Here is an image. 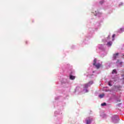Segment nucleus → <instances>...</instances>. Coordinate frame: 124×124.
Wrapping results in <instances>:
<instances>
[{"instance_id": "1", "label": "nucleus", "mask_w": 124, "mask_h": 124, "mask_svg": "<svg viewBox=\"0 0 124 124\" xmlns=\"http://www.w3.org/2000/svg\"><path fill=\"white\" fill-rule=\"evenodd\" d=\"M93 82L90 81L88 83L84 84L83 86V92L84 93H88L89 92L88 90H87L89 87L91 86V85H93Z\"/></svg>"}, {"instance_id": "2", "label": "nucleus", "mask_w": 124, "mask_h": 124, "mask_svg": "<svg viewBox=\"0 0 124 124\" xmlns=\"http://www.w3.org/2000/svg\"><path fill=\"white\" fill-rule=\"evenodd\" d=\"M112 121L114 124H118L119 123V116L118 115H114L112 116Z\"/></svg>"}, {"instance_id": "3", "label": "nucleus", "mask_w": 124, "mask_h": 124, "mask_svg": "<svg viewBox=\"0 0 124 124\" xmlns=\"http://www.w3.org/2000/svg\"><path fill=\"white\" fill-rule=\"evenodd\" d=\"M93 65H94L95 66V67H96V68L97 69H98V68H99V67H100V66H101V64H100V63H96V59H95L93 60Z\"/></svg>"}, {"instance_id": "4", "label": "nucleus", "mask_w": 124, "mask_h": 124, "mask_svg": "<svg viewBox=\"0 0 124 124\" xmlns=\"http://www.w3.org/2000/svg\"><path fill=\"white\" fill-rule=\"evenodd\" d=\"M92 121H93V118L92 117H88L86 118V124H90L92 123Z\"/></svg>"}, {"instance_id": "5", "label": "nucleus", "mask_w": 124, "mask_h": 124, "mask_svg": "<svg viewBox=\"0 0 124 124\" xmlns=\"http://www.w3.org/2000/svg\"><path fill=\"white\" fill-rule=\"evenodd\" d=\"M118 58H119V53H116L113 55L112 60H113L114 61V60H116V59Z\"/></svg>"}, {"instance_id": "6", "label": "nucleus", "mask_w": 124, "mask_h": 124, "mask_svg": "<svg viewBox=\"0 0 124 124\" xmlns=\"http://www.w3.org/2000/svg\"><path fill=\"white\" fill-rule=\"evenodd\" d=\"M94 14L95 16H98V17H100V15H101V14L100 13H96V11H95Z\"/></svg>"}, {"instance_id": "7", "label": "nucleus", "mask_w": 124, "mask_h": 124, "mask_svg": "<svg viewBox=\"0 0 124 124\" xmlns=\"http://www.w3.org/2000/svg\"><path fill=\"white\" fill-rule=\"evenodd\" d=\"M116 63H117V64H119V65H120V66H122V65L123 64V62H120V61H119V60H118L117 61Z\"/></svg>"}, {"instance_id": "8", "label": "nucleus", "mask_w": 124, "mask_h": 124, "mask_svg": "<svg viewBox=\"0 0 124 124\" xmlns=\"http://www.w3.org/2000/svg\"><path fill=\"white\" fill-rule=\"evenodd\" d=\"M70 79L71 80H74V79H75V76L70 75Z\"/></svg>"}, {"instance_id": "9", "label": "nucleus", "mask_w": 124, "mask_h": 124, "mask_svg": "<svg viewBox=\"0 0 124 124\" xmlns=\"http://www.w3.org/2000/svg\"><path fill=\"white\" fill-rule=\"evenodd\" d=\"M104 93L100 94V95H99V97L100 98H103V97H104Z\"/></svg>"}, {"instance_id": "10", "label": "nucleus", "mask_w": 124, "mask_h": 124, "mask_svg": "<svg viewBox=\"0 0 124 124\" xmlns=\"http://www.w3.org/2000/svg\"><path fill=\"white\" fill-rule=\"evenodd\" d=\"M112 74H117V70L116 69H114L112 71Z\"/></svg>"}, {"instance_id": "11", "label": "nucleus", "mask_w": 124, "mask_h": 124, "mask_svg": "<svg viewBox=\"0 0 124 124\" xmlns=\"http://www.w3.org/2000/svg\"><path fill=\"white\" fill-rule=\"evenodd\" d=\"M107 46H111L112 45V42H109L107 44Z\"/></svg>"}, {"instance_id": "12", "label": "nucleus", "mask_w": 124, "mask_h": 124, "mask_svg": "<svg viewBox=\"0 0 124 124\" xmlns=\"http://www.w3.org/2000/svg\"><path fill=\"white\" fill-rule=\"evenodd\" d=\"M102 47H103V46H102V45H99L98 46V48L99 49H100L101 50H102Z\"/></svg>"}, {"instance_id": "13", "label": "nucleus", "mask_w": 124, "mask_h": 124, "mask_svg": "<svg viewBox=\"0 0 124 124\" xmlns=\"http://www.w3.org/2000/svg\"><path fill=\"white\" fill-rule=\"evenodd\" d=\"M108 86H110V87L112 86V81H109L108 82Z\"/></svg>"}, {"instance_id": "14", "label": "nucleus", "mask_w": 124, "mask_h": 124, "mask_svg": "<svg viewBox=\"0 0 124 124\" xmlns=\"http://www.w3.org/2000/svg\"><path fill=\"white\" fill-rule=\"evenodd\" d=\"M101 106H106V103H103L101 104Z\"/></svg>"}, {"instance_id": "15", "label": "nucleus", "mask_w": 124, "mask_h": 124, "mask_svg": "<svg viewBox=\"0 0 124 124\" xmlns=\"http://www.w3.org/2000/svg\"><path fill=\"white\" fill-rule=\"evenodd\" d=\"M101 116H102L103 118H106V114L105 113H103Z\"/></svg>"}, {"instance_id": "16", "label": "nucleus", "mask_w": 124, "mask_h": 124, "mask_svg": "<svg viewBox=\"0 0 124 124\" xmlns=\"http://www.w3.org/2000/svg\"><path fill=\"white\" fill-rule=\"evenodd\" d=\"M115 35H115V34H113L112 35V40H113V41H114V39H115L114 38L115 37Z\"/></svg>"}, {"instance_id": "17", "label": "nucleus", "mask_w": 124, "mask_h": 124, "mask_svg": "<svg viewBox=\"0 0 124 124\" xmlns=\"http://www.w3.org/2000/svg\"><path fill=\"white\" fill-rule=\"evenodd\" d=\"M120 32H123V31H124V29L123 28H121L120 29Z\"/></svg>"}, {"instance_id": "18", "label": "nucleus", "mask_w": 124, "mask_h": 124, "mask_svg": "<svg viewBox=\"0 0 124 124\" xmlns=\"http://www.w3.org/2000/svg\"><path fill=\"white\" fill-rule=\"evenodd\" d=\"M122 5H124V3H121L119 4V6H122Z\"/></svg>"}, {"instance_id": "19", "label": "nucleus", "mask_w": 124, "mask_h": 124, "mask_svg": "<svg viewBox=\"0 0 124 124\" xmlns=\"http://www.w3.org/2000/svg\"><path fill=\"white\" fill-rule=\"evenodd\" d=\"M122 77H123V79L124 80V74L122 75Z\"/></svg>"}, {"instance_id": "20", "label": "nucleus", "mask_w": 124, "mask_h": 124, "mask_svg": "<svg viewBox=\"0 0 124 124\" xmlns=\"http://www.w3.org/2000/svg\"><path fill=\"white\" fill-rule=\"evenodd\" d=\"M103 2V1H101L100 2V3H101V4H102V3Z\"/></svg>"}, {"instance_id": "21", "label": "nucleus", "mask_w": 124, "mask_h": 124, "mask_svg": "<svg viewBox=\"0 0 124 124\" xmlns=\"http://www.w3.org/2000/svg\"><path fill=\"white\" fill-rule=\"evenodd\" d=\"M107 89V87H104V91H105V89Z\"/></svg>"}, {"instance_id": "22", "label": "nucleus", "mask_w": 124, "mask_h": 124, "mask_svg": "<svg viewBox=\"0 0 124 124\" xmlns=\"http://www.w3.org/2000/svg\"><path fill=\"white\" fill-rule=\"evenodd\" d=\"M106 92H108V90H106Z\"/></svg>"}, {"instance_id": "23", "label": "nucleus", "mask_w": 124, "mask_h": 124, "mask_svg": "<svg viewBox=\"0 0 124 124\" xmlns=\"http://www.w3.org/2000/svg\"><path fill=\"white\" fill-rule=\"evenodd\" d=\"M110 37V36H108V38H109Z\"/></svg>"}]
</instances>
